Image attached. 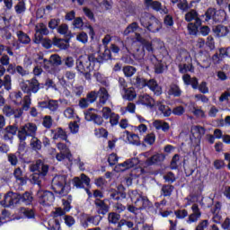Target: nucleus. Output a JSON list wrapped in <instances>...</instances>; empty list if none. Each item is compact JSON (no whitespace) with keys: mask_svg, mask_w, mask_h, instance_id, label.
<instances>
[{"mask_svg":"<svg viewBox=\"0 0 230 230\" xmlns=\"http://www.w3.org/2000/svg\"><path fill=\"white\" fill-rule=\"evenodd\" d=\"M111 58V50L105 49L104 54L100 56V53L97 54H84L80 56L76 61V67L79 73L84 75L86 80H91V72L94 71V66L103 62V60H109Z\"/></svg>","mask_w":230,"mask_h":230,"instance_id":"f257e3e1","label":"nucleus"},{"mask_svg":"<svg viewBox=\"0 0 230 230\" xmlns=\"http://www.w3.org/2000/svg\"><path fill=\"white\" fill-rule=\"evenodd\" d=\"M52 188L56 193L64 197L71 191V183L66 175H56L52 180Z\"/></svg>","mask_w":230,"mask_h":230,"instance_id":"f03ea898","label":"nucleus"},{"mask_svg":"<svg viewBox=\"0 0 230 230\" xmlns=\"http://www.w3.org/2000/svg\"><path fill=\"white\" fill-rule=\"evenodd\" d=\"M140 22L152 33H157L159 30L162 28V23L157 20V18L154 16L148 15V13H145L143 17L140 18Z\"/></svg>","mask_w":230,"mask_h":230,"instance_id":"7ed1b4c3","label":"nucleus"},{"mask_svg":"<svg viewBox=\"0 0 230 230\" xmlns=\"http://www.w3.org/2000/svg\"><path fill=\"white\" fill-rule=\"evenodd\" d=\"M35 134H37V125L27 123L20 128L17 137L19 141H26L27 137H34Z\"/></svg>","mask_w":230,"mask_h":230,"instance_id":"20e7f679","label":"nucleus"},{"mask_svg":"<svg viewBox=\"0 0 230 230\" xmlns=\"http://www.w3.org/2000/svg\"><path fill=\"white\" fill-rule=\"evenodd\" d=\"M152 153L146 152L140 155V158L144 157L146 159L144 161L145 166H154V164H161L164 159H166V156L164 154H155L152 155Z\"/></svg>","mask_w":230,"mask_h":230,"instance_id":"39448f33","label":"nucleus"},{"mask_svg":"<svg viewBox=\"0 0 230 230\" xmlns=\"http://www.w3.org/2000/svg\"><path fill=\"white\" fill-rule=\"evenodd\" d=\"M22 91L27 94H31V93H37L40 89V84L36 78L31 80L22 81L20 84Z\"/></svg>","mask_w":230,"mask_h":230,"instance_id":"423d86ee","label":"nucleus"},{"mask_svg":"<svg viewBox=\"0 0 230 230\" xmlns=\"http://www.w3.org/2000/svg\"><path fill=\"white\" fill-rule=\"evenodd\" d=\"M130 199L132 202H134L135 206L138 208V209H145L150 206V200L148 198L139 194L137 190L131 191Z\"/></svg>","mask_w":230,"mask_h":230,"instance_id":"0eeeda50","label":"nucleus"},{"mask_svg":"<svg viewBox=\"0 0 230 230\" xmlns=\"http://www.w3.org/2000/svg\"><path fill=\"white\" fill-rule=\"evenodd\" d=\"M37 199L42 206H51L55 202V195L49 190H38Z\"/></svg>","mask_w":230,"mask_h":230,"instance_id":"6e6552de","label":"nucleus"},{"mask_svg":"<svg viewBox=\"0 0 230 230\" xmlns=\"http://www.w3.org/2000/svg\"><path fill=\"white\" fill-rule=\"evenodd\" d=\"M13 204H19V194L13 192H8L4 200L1 201V206L4 208H10V206H13Z\"/></svg>","mask_w":230,"mask_h":230,"instance_id":"1a4fd4ad","label":"nucleus"},{"mask_svg":"<svg viewBox=\"0 0 230 230\" xmlns=\"http://www.w3.org/2000/svg\"><path fill=\"white\" fill-rule=\"evenodd\" d=\"M30 170L31 172H38L40 175H42L43 177L48 174V171L49 170V167L48 164H44L42 161L38 160L36 164H31L30 166Z\"/></svg>","mask_w":230,"mask_h":230,"instance_id":"9d476101","label":"nucleus"},{"mask_svg":"<svg viewBox=\"0 0 230 230\" xmlns=\"http://www.w3.org/2000/svg\"><path fill=\"white\" fill-rule=\"evenodd\" d=\"M122 137L124 141H126V143H128L129 145H136L137 146H139V145H141L139 136L134 133H130V131H124L122 133Z\"/></svg>","mask_w":230,"mask_h":230,"instance_id":"9b49d317","label":"nucleus"},{"mask_svg":"<svg viewBox=\"0 0 230 230\" xmlns=\"http://www.w3.org/2000/svg\"><path fill=\"white\" fill-rule=\"evenodd\" d=\"M179 71L182 75H184V73H188V71H193V66L191 65V57H190L188 53L185 54L183 62L179 65Z\"/></svg>","mask_w":230,"mask_h":230,"instance_id":"f8f14e48","label":"nucleus"},{"mask_svg":"<svg viewBox=\"0 0 230 230\" xmlns=\"http://www.w3.org/2000/svg\"><path fill=\"white\" fill-rule=\"evenodd\" d=\"M192 213L189 216L187 219V224H193L199 221V218L202 217V212H200V208H199V205L193 204L191 206Z\"/></svg>","mask_w":230,"mask_h":230,"instance_id":"ddd939ff","label":"nucleus"},{"mask_svg":"<svg viewBox=\"0 0 230 230\" xmlns=\"http://www.w3.org/2000/svg\"><path fill=\"white\" fill-rule=\"evenodd\" d=\"M137 103L140 105H145L146 107H150V109L155 107V101L154 100V98L146 93L138 96V101L137 102Z\"/></svg>","mask_w":230,"mask_h":230,"instance_id":"4468645a","label":"nucleus"},{"mask_svg":"<svg viewBox=\"0 0 230 230\" xmlns=\"http://www.w3.org/2000/svg\"><path fill=\"white\" fill-rule=\"evenodd\" d=\"M84 119L86 121L94 122L95 125H102L103 123V118L96 115V113L93 112V110L84 112Z\"/></svg>","mask_w":230,"mask_h":230,"instance_id":"2eb2a0df","label":"nucleus"},{"mask_svg":"<svg viewBox=\"0 0 230 230\" xmlns=\"http://www.w3.org/2000/svg\"><path fill=\"white\" fill-rule=\"evenodd\" d=\"M36 40L35 42H39L40 40H42V35H48L49 33V31L48 30V27L44 23H38L36 25Z\"/></svg>","mask_w":230,"mask_h":230,"instance_id":"dca6fc26","label":"nucleus"},{"mask_svg":"<svg viewBox=\"0 0 230 230\" xmlns=\"http://www.w3.org/2000/svg\"><path fill=\"white\" fill-rule=\"evenodd\" d=\"M146 87H148L150 91H152V93H154V94L156 96L163 94V88H161V86L157 84V81L154 79L147 81Z\"/></svg>","mask_w":230,"mask_h":230,"instance_id":"f3484780","label":"nucleus"},{"mask_svg":"<svg viewBox=\"0 0 230 230\" xmlns=\"http://www.w3.org/2000/svg\"><path fill=\"white\" fill-rule=\"evenodd\" d=\"M136 40H137V42H140L148 51H154V48H155V41L150 42L143 39V37H141V34L137 32H136Z\"/></svg>","mask_w":230,"mask_h":230,"instance_id":"a211bd4d","label":"nucleus"},{"mask_svg":"<svg viewBox=\"0 0 230 230\" xmlns=\"http://www.w3.org/2000/svg\"><path fill=\"white\" fill-rule=\"evenodd\" d=\"M52 136L53 139H63V141H66L71 145V142L67 140V133H66V131L60 128L52 130Z\"/></svg>","mask_w":230,"mask_h":230,"instance_id":"6ab92c4d","label":"nucleus"},{"mask_svg":"<svg viewBox=\"0 0 230 230\" xmlns=\"http://www.w3.org/2000/svg\"><path fill=\"white\" fill-rule=\"evenodd\" d=\"M221 14L225 15L226 12L224 10L215 11V9H208L206 12V19L205 21H209L211 19H214L215 21H220V18H217V15Z\"/></svg>","mask_w":230,"mask_h":230,"instance_id":"aec40b11","label":"nucleus"},{"mask_svg":"<svg viewBox=\"0 0 230 230\" xmlns=\"http://www.w3.org/2000/svg\"><path fill=\"white\" fill-rule=\"evenodd\" d=\"M185 21H187V22H191V21H195L198 26H200L202 24L200 18H199V14L194 10L185 14Z\"/></svg>","mask_w":230,"mask_h":230,"instance_id":"412c9836","label":"nucleus"},{"mask_svg":"<svg viewBox=\"0 0 230 230\" xmlns=\"http://www.w3.org/2000/svg\"><path fill=\"white\" fill-rule=\"evenodd\" d=\"M190 132L195 139H200L206 134V129L200 126H192Z\"/></svg>","mask_w":230,"mask_h":230,"instance_id":"4be33fe9","label":"nucleus"},{"mask_svg":"<svg viewBox=\"0 0 230 230\" xmlns=\"http://www.w3.org/2000/svg\"><path fill=\"white\" fill-rule=\"evenodd\" d=\"M153 126L156 130H163V132H168L170 130V124L163 120L156 119L153 122Z\"/></svg>","mask_w":230,"mask_h":230,"instance_id":"5701e85b","label":"nucleus"},{"mask_svg":"<svg viewBox=\"0 0 230 230\" xmlns=\"http://www.w3.org/2000/svg\"><path fill=\"white\" fill-rule=\"evenodd\" d=\"M155 107H157L158 111H160V112H162V114L165 118H168L169 116H172V109H170L167 106H164V104H163V102H157L156 103H155Z\"/></svg>","mask_w":230,"mask_h":230,"instance_id":"b1692460","label":"nucleus"},{"mask_svg":"<svg viewBox=\"0 0 230 230\" xmlns=\"http://www.w3.org/2000/svg\"><path fill=\"white\" fill-rule=\"evenodd\" d=\"M95 206L101 215H106L109 212V206L105 204L102 200L99 199H95Z\"/></svg>","mask_w":230,"mask_h":230,"instance_id":"393cba45","label":"nucleus"},{"mask_svg":"<svg viewBox=\"0 0 230 230\" xmlns=\"http://www.w3.org/2000/svg\"><path fill=\"white\" fill-rule=\"evenodd\" d=\"M124 93H125V94H124L123 98L125 100H128V102H132V101L136 100V97L137 96V94L136 93V90H134L133 87H130L128 89L126 88L124 90Z\"/></svg>","mask_w":230,"mask_h":230,"instance_id":"a878e982","label":"nucleus"},{"mask_svg":"<svg viewBox=\"0 0 230 230\" xmlns=\"http://www.w3.org/2000/svg\"><path fill=\"white\" fill-rule=\"evenodd\" d=\"M98 95L100 98V103H102V105H105L107 103V100H109L110 98L109 92L107 91V89L103 87L100 88L98 92Z\"/></svg>","mask_w":230,"mask_h":230,"instance_id":"bb28decb","label":"nucleus"},{"mask_svg":"<svg viewBox=\"0 0 230 230\" xmlns=\"http://www.w3.org/2000/svg\"><path fill=\"white\" fill-rule=\"evenodd\" d=\"M102 217H88L84 222H83V227H89V224L93 226H99Z\"/></svg>","mask_w":230,"mask_h":230,"instance_id":"cd10ccee","label":"nucleus"},{"mask_svg":"<svg viewBox=\"0 0 230 230\" xmlns=\"http://www.w3.org/2000/svg\"><path fill=\"white\" fill-rule=\"evenodd\" d=\"M214 32L217 37H226L229 33V29L224 25H217L215 27Z\"/></svg>","mask_w":230,"mask_h":230,"instance_id":"c85d7f7f","label":"nucleus"},{"mask_svg":"<svg viewBox=\"0 0 230 230\" xmlns=\"http://www.w3.org/2000/svg\"><path fill=\"white\" fill-rule=\"evenodd\" d=\"M147 6L148 8H152V10H155L156 12H159L161 13H168V9L163 8L161 3H159L158 1H154Z\"/></svg>","mask_w":230,"mask_h":230,"instance_id":"c756f323","label":"nucleus"},{"mask_svg":"<svg viewBox=\"0 0 230 230\" xmlns=\"http://www.w3.org/2000/svg\"><path fill=\"white\" fill-rule=\"evenodd\" d=\"M230 51V49H221L219 50V55L218 54H215L212 57V60H214V62L216 64H218V62H220V60H222L225 57H227V52Z\"/></svg>","mask_w":230,"mask_h":230,"instance_id":"7c9ffc66","label":"nucleus"},{"mask_svg":"<svg viewBox=\"0 0 230 230\" xmlns=\"http://www.w3.org/2000/svg\"><path fill=\"white\" fill-rule=\"evenodd\" d=\"M16 35L18 37V40L19 42H21V44H30V42H31V39H30V36H28V34L18 31L16 32Z\"/></svg>","mask_w":230,"mask_h":230,"instance_id":"2f4dec72","label":"nucleus"},{"mask_svg":"<svg viewBox=\"0 0 230 230\" xmlns=\"http://www.w3.org/2000/svg\"><path fill=\"white\" fill-rule=\"evenodd\" d=\"M58 150H59V153L66 154V159H71V151L69 150V147L66 144L63 143H58L57 145Z\"/></svg>","mask_w":230,"mask_h":230,"instance_id":"473e14b6","label":"nucleus"},{"mask_svg":"<svg viewBox=\"0 0 230 230\" xmlns=\"http://www.w3.org/2000/svg\"><path fill=\"white\" fill-rule=\"evenodd\" d=\"M132 83L134 85H137V87H146L148 81L141 77V75H137L132 79Z\"/></svg>","mask_w":230,"mask_h":230,"instance_id":"72a5a7b5","label":"nucleus"},{"mask_svg":"<svg viewBox=\"0 0 230 230\" xmlns=\"http://www.w3.org/2000/svg\"><path fill=\"white\" fill-rule=\"evenodd\" d=\"M122 71L124 73V76H126L127 78H130L134 76V75H136L137 69H136V67L132 66H126L123 67Z\"/></svg>","mask_w":230,"mask_h":230,"instance_id":"f704fd0d","label":"nucleus"},{"mask_svg":"<svg viewBox=\"0 0 230 230\" xmlns=\"http://www.w3.org/2000/svg\"><path fill=\"white\" fill-rule=\"evenodd\" d=\"M137 30H139V25H137V22H132L124 30L123 35H130V33H135V31H137Z\"/></svg>","mask_w":230,"mask_h":230,"instance_id":"c9c22d12","label":"nucleus"},{"mask_svg":"<svg viewBox=\"0 0 230 230\" xmlns=\"http://www.w3.org/2000/svg\"><path fill=\"white\" fill-rule=\"evenodd\" d=\"M14 11L17 15H22L24 12H26V3H24V1H20L14 5Z\"/></svg>","mask_w":230,"mask_h":230,"instance_id":"e433bc0d","label":"nucleus"},{"mask_svg":"<svg viewBox=\"0 0 230 230\" xmlns=\"http://www.w3.org/2000/svg\"><path fill=\"white\" fill-rule=\"evenodd\" d=\"M13 175L16 181L20 182V184H24L26 182V180L24 179V177H22V170H21V167H17L14 170Z\"/></svg>","mask_w":230,"mask_h":230,"instance_id":"4c0bfd02","label":"nucleus"},{"mask_svg":"<svg viewBox=\"0 0 230 230\" xmlns=\"http://www.w3.org/2000/svg\"><path fill=\"white\" fill-rule=\"evenodd\" d=\"M121 216L116 212H111L108 214V222L110 224H118Z\"/></svg>","mask_w":230,"mask_h":230,"instance_id":"58836bf2","label":"nucleus"},{"mask_svg":"<svg viewBox=\"0 0 230 230\" xmlns=\"http://www.w3.org/2000/svg\"><path fill=\"white\" fill-rule=\"evenodd\" d=\"M31 200H33V197H31V194L30 192H25L22 197L19 194V202H24L27 206L31 204Z\"/></svg>","mask_w":230,"mask_h":230,"instance_id":"ea45409f","label":"nucleus"},{"mask_svg":"<svg viewBox=\"0 0 230 230\" xmlns=\"http://www.w3.org/2000/svg\"><path fill=\"white\" fill-rule=\"evenodd\" d=\"M31 146L33 150H40L42 148V142L36 137H32L31 139Z\"/></svg>","mask_w":230,"mask_h":230,"instance_id":"a19ab883","label":"nucleus"},{"mask_svg":"<svg viewBox=\"0 0 230 230\" xmlns=\"http://www.w3.org/2000/svg\"><path fill=\"white\" fill-rule=\"evenodd\" d=\"M200 25L197 24V22H195V23L193 22H190L187 26L188 28V31L190 35H197L198 31H199V27Z\"/></svg>","mask_w":230,"mask_h":230,"instance_id":"79ce46f5","label":"nucleus"},{"mask_svg":"<svg viewBox=\"0 0 230 230\" xmlns=\"http://www.w3.org/2000/svg\"><path fill=\"white\" fill-rule=\"evenodd\" d=\"M190 111L192 112V114H194V116H196L197 118H206V112L200 109V108H197L195 106H193L190 109Z\"/></svg>","mask_w":230,"mask_h":230,"instance_id":"37998d69","label":"nucleus"},{"mask_svg":"<svg viewBox=\"0 0 230 230\" xmlns=\"http://www.w3.org/2000/svg\"><path fill=\"white\" fill-rule=\"evenodd\" d=\"M10 98L13 100V102H14V103H17L19 105V103H21V102H22V93L21 92H15L10 94Z\"/></svg>","mask_w":230,"mask_h":230,"instance_id":"c03bdc74","label":"nucleus"},{"mask_svg":"<svg viewBox=\"0 0 230 230\" xmlns=\"http://www.w3.org/2000/svg\"><path fill=\"white\" fill-rule=\"evenodd\" d=\"M126 164V167L128 168V170H129V168H134V166H137L139 164V159L137 158H132V159H128L127 161L124 162Z\"/></svg>","mask_w":230,"mask_h":230,"instance_id":"a18cd8bd","label":"nucleus"},{"mask_svg":"<svg viewBox=\"0 0 230 230\" xmlns=\"http://www.w3.org/2000/svg\"><path fill=\"white\" fill-rule=\"evenodd\" d=\"M3 84L4 89H6V91H10V89H12V76H10L9 75H5Z\"/></svg>","mask_w":230,"mask_h":230,"instance_id":"49530a36","label":"nucleus"},{"mask_svg":"<svg viewBox=\"0 0 230 230\" xmlns=\"http://www.w3.org/2000/svg\"><path fill=\"white\" fill-rule=\"evenodd\" d=\"M58 33H60V35H66V36L71 35V32L69 31V27L67 26V24H61L58 27Z\"/></svg>","mask_w":230,"mask_h":230,"instance_id":"de8ad7c7","label":"nucleus"},{"mask_svg":"<svg viewBox=\"0 0 230 230\" xmlns=\"http://www.w3.org/2000/svg\"><path fill=\"white\" fill-rule=\"evenodd\" d=\"M94 135L96 137H107V136H109V132H107V129L100 128L95 129Z\"/></svg>","mask_w":230,"mask_h":230,"instance_id":"09e8293b","label":"nucleus"},{"mask_svg":"<svg viewBox=\"0 0 230 230\" xmlns=\"http://www.w3.org/2000/svg\"><path fill=\"white\" fill-rule=\"evenodd\" d=\"M169 93L173 96H181V88H179L177 84H172Z\"/></svg>","mask_w":230,"mask_h":230,"instance_id":"8fccbe9b","label":"nucleus"},{"mask_svg":"<svg viewBox=\"0 0 230 230\" xmlns=\"http://www.w3.org/2000/svg\"><path fill=\"white\" fill-rule=\"evenodd\" d=\"M172 191H173V186L172 185H164L162 188L164 197H170V195H172Z\"/></svg>","mask_w":230,"mask_h":230,"instance_id":"3c124183","label":"nucleus"},{"mask_svg":"<svg viewBox=\"0 0 230 230\" xmlns=\"http://www.w3.org/2000/svg\"><path fill=\"white\" fill-rule=\"evenodd\" d=\"M48 109L51 111V112H55L58 110V102L50 100L48 102Z\"/></svg>","mask_w":230,"mask_h":230,"instance_id":"603ef678","label":"nucleus"},{"mask_svg":"<svg viewBox=\"0 0 230 230\" xmlns=\"http://www.w3.org/2000/svg\"><path fill=\"white\" fill-rule=\"evenodd\" d=\"M31 105V97L30 95H26L23 98V104H22V109L23 111H28Z\"/></svg>","mask_w":230,"mask_h":230,"instance_id":"864d4df0","label":"nucleus"},{"mask_svg":"<svg viewBox=\"0 0 230 230\" xmlns=\"http://www.w3.org/2000/svg\"><path fill=\"white\" fill-rule=\"evenodd\" d=\"M144 141L146 145H154V143H155V135L153 133L146 135Z\"/></svg>","mask_w":230,"mask_h":230,"instance_id":"5fc2aeb1","label":"nucleus"},{"mask_svg":"<svg viewBox=\"0 0 230 230\" xmlns=\"http://www.w3.org/2000/svg\"><path fill=\"white\" fill-rule=\"evenodd\" d=\"M42 125H43V127H45V128H51V126L53 125V119H51V117L45 116L43 119Z\"/></svg>","mask_w":230,"mask_h":230,"instance_id":"6e6d98bb","label":"nucleus"},{"mask_svg":"<svg viewBox=\"0 0 230 230\" xmlns=\"http://www.w3.org/2000/svg\"><path fill=\"white\" fill-rule=\"evenodd\" d=\"M112 114H114V112H112L111 108L109 107L102 108V118H104V119H109V118H111Z\"/></svg>","mask_w":230,"mask_h":230,"instance_id":"4d7b16f0","label":"nucleus"},{"mask_svg":"<svg viewBox=\"0 0 230 230\" xmlns=\"http://www.w3.org/2000/svg\"><path fill=\"white\" fill-rule=\"evenodd\" d=\"M49 62L54 66H60V64H62V59L59 58L58 55H52L50 57Z\"/></svg>","mask_w":230,"mask_h":230,"instance_id":"13d9d810","label":"nucleus"},{"mask_svg":"<svg viewBox=\"0 0 230 230\" xmlns=\"http://www.w3.org/2000/svg\"><path fill=\"white\" fill-rule=\"evenodd\" d=\"M176 218H186V217H188V210L186 209H181V210H177L174 212Z\"/></svg>","mask_w":230,"mask_h":230,"instance_id":"bf43d9fd","label":"nucleus"},{"mask_svg":"<svg viewBox=\"0 0 230 230\" xmlns=\"http://www.w3.org/2000/svg\"><path fill=\"white\" fill-rule=\"evenodd\" d=\"M76 40H78L79 42H82L83 44H85V42H87V40H88L87 33H85V32L79 33L76 36Z\"/></svg>","mask_w":230,"mask_h":230,"instance_id":"052dcab7","label":"nucleus"},{"mask_svg":"<svg viewBox=\"0 0 230 230\" xmlns=\"http://www.w3.org/2000/svg\"><path fill=\"white\" fill-rule=\"evenodd\" d=\"M64 116L68 119L75 118V110L73 108H66L64 111Z\"/></svg>","mask_w":230,"mask_h":230,"instance_id":"680f3d73","label":"nucleus"},{"mask_svg":"<svg viewBox=\"0 0 230 230\" xmlns=\"http://www.w3.org/2000/svg\"><path fill=\"white\" fill-rule=\"evenodd\" d=\"M110 123L112 126L118 125L119 123V115L116 113L111 114V116L110 117Z\"/></svg>","mask_w":230,"mask_h":230,"instance_id":"e2e57ef3","label":"nucleus"},{"mask_svg":"<svg viewBox=\"0 0 230 230\" xmlns=\"http://www.w3.org/2000/svg\"><path fill=\"white\" fill-rule=\"evenodd\" d=\"M3 112L7 117L13 116V114H15V111H13V109H12V107H10L8 105L4 107Z\"/></svg>","mask_w":230,"mask_h":230,"instance_id":"0e129e2a","label":"nucleus"},{"mask_svg":"<svg viewBox=\"0 0 230 230\" xmlns=\"http://www.w3.org/2000/svg\"><path fill=\"white\" fill-rule=\"evenodd\" d=\"M118 155L116 154H111L108 157V163L111 166H114L118 163Z\"/></svg>","mask_w":230,"mask_h":230,"instance_id":"69168bd1","label":"nucleus"},{"mask_svg":"<svg viewBox=\"0 0 230 230\" xmlns=\"http://www.w3.org/2000/svg\"><path fill=\"white\" fill-rule=\"evenodd\" d=\"M21 211L26 218H33L35 217V213L31 209L22 208Z\"/></svg>","mask_w":230,"mask_h":230,"instance_id":"338daca9","label":"nucleus"},{"mask_svg":"<svg viewBox=\"0 0 230 230\" xmlns=\"http://www.w3.org/2000/svg\"><path fill=\"white\" fill-rule=\"evenodd\" d=\"M98 98V93L93 91L89 93L86 96V99L91 102L94 103V101Z\"/></svg>","mask_w":230,"mask_h":230,"instance_id":"774afa93","label":"nucleus"}]
</instances>
